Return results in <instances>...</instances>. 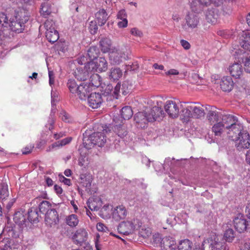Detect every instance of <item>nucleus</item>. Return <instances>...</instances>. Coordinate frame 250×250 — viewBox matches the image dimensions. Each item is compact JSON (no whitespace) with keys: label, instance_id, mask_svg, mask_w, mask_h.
Returning <instances> with one entry per match:
<instances>
[{"label":"nucleus","instance_id":"1","mask_svg":"<svg viewBox=\"0 0 250 250\" xmlns=\"http://www.w3.org/2000/svg\"><path fill=\"white\" fill-rule=\"evenodd\" d=\"M23 10L15 11L13 16L9 19L7 15L0 13V23L3 22L7 31L11 30L16 33H20L24 30L25 23L28 21V17Z\"/></svg>","mask_w":250,"mask_h":250},{"label":"nucleus","instance_id":"2","mask_svg":"<svg viewBox=\"0 0 250 250\" xmlns=\"http://www.w3.org/2000/svg\"><path fill=\"white\" fill-rule=\"evenodd\" d=\"M108 131L110 132L109 129L105 128L102 130V132L93 133L87 139L83 140L84 146L87 149L96 145L102 147L106 142V134Z\"/></svg>","mask_w":250,"mask_h":250},{"label":"nucleus","instance_id":"3","mask_svg":"<svg viewBox=\"0 0 250 250\" xmlns=\"http://www.w3.org/2000/svg\"><path fill=\"white\" fill-rule=\"evenodd\" d=\"M205 112L201 106L190 104L183 107L181 110V117L184 122H188L190 118L199 119L204 116Z\"/></svg>","mask_w":250,"mask_h":250},{"label":"nucleus","instance_id":"4","mask_svg":"<svg viewBox=\"0 0 250 250\" xmlns=\"http://www.w3.org/2000/svg\"><path fill=\"white\" fill-rule=\"evenodd\" d=\"M156 108L153 107L147 112H139L134 116V121L138 128H145L147 122H154L156 121Z\"/></svg>","mask_w":250,"mask_h":250},{"label":"nucleus","instance_id":"5","mask_svg":"<svg viewBox=\"0 0 250 250\" xmlns=\"http://www.w3.org/2000/svg\"><path fill=\"white\" fill-rule=\"evenodd\" d=\"M85 67L92 72H105L107 69L108 63L104 57H99L94 61L87 62Z\"/></svg>","mask_w":250,"mask_h":250},{"label":"nucleus","instance_id":"6","mask_svg":"<svg viewBox=\"0 0 250 250\" xmlns=\"http://www.w3.org/2000/svg\"><path fill=\"white\" fill-rule=\"evenodd\" d=\"M44 25L46 29L45 36L47 40L51 43L57 41L59 36L55 27V22L52 20H47L44 22Z\"/></svg>","mask_w":250,"mask_h":250},{"label":"nucleus","instance_id":"7","mask_svg":"<svg viewBox=\"0 0 250 250\" xmlns=\"http://www.w3.org/2000/svg\"><path fill=\"white\" fill-rule=\"evenodd\" d=\"M224 245L217 236L213 235L203 241L202 248V250H221Z\"/></svg>","mask_w":250,"mask_h":250},{"label":"nucleus","instance_id":"8","mask_svg":"<svg viewBox=\"0 0 250 250\" xmlns=\"http://www.w3.org/2000/svg\"><path fill=\"white\" fill-rule=\"evenodd\" d=\"M141 227V223L138 220H134L132 221H124L122 222L118 227V231L124 235H128L133 231L139 229Z\"/></svg>","mask_w":250,"mask_h":250},{"label":"nucleus","instance_id":"9","mask_svg":"<svg viewBox=\"0 0 250 250\" xmlns=\"http://www.w3.org/2000/svg\"><path fill=\"white\" fill-rule=\"evenodd\" d=\"M86 60V58L85 56L81 57L78 60V62L79 64L81 65L84 64L83 69L82 67H77L74 72L75 78L78 80L83 81L86 80L89 77V72H92L91 70H89L85 67V65L87 62L85 61Z\"/></svg>","mask_w":250,"mask_h":250},{"label":"nucleus","instance_id":"10","mask_svg":"<svg viewBox=\"0 0 250 250\" xmlns=\"http://www.w3.org/2000/svg\"><path fill=\"white\" fill-rule=\"evenodd\" d=\"M127 58V56L124 51L115 48L112 49L109 53V59L112 64H119L126 60Z\"/></svg>","mask_w":250,"mask_h":250},{"label":"nucleus","instance_id":"11","mask_svg":"<svg viewBox=\"0 0 250 250\" xmlns=\"http://www.w3.org/2000/svg\"><path fill=\"white\" fill-rule=\"evenodd\" d=\"M186 23L183 25V28L186 31L192 30L197 27L199 24L200 19L195 13H189L185 17Z\"/></svg>","mask_w":250,"mask_h":250},{"label":"nucleus","instance_id":"12","mask_svg":"<svg viewBox=\"0 0 250 250\" xmlns=\"http://www.w3.org/2000/svg\"><path fill=\"white\" fill-rule=\"evenodd\" d=\"M234 141L236 148L239 151L248 149L250 146V136L247 131L242 132V134Z\"/></svg>","mask_w":250,"mask_h":250},{"label":"nucleus","instance_id":"13","mask_svg":"<svg viewBox=\"0 0 250 250\" xmlns=\"http://www.w3.org/2000/svg\"><path fill=\"white\" fill-rule=\"evenodd\" d=\"M164 106L165 111L169 117L174 119L178 117L179 107L175 101L168 100L166 102Z\"/></svg>","mask_w":250,"mask_h":250},{"label":"nucleus","instance_id":"14","mask_svg":"<svg viewBox=\"0 0 250 250\" xmlns=\"http://www.w3.org/2000/svg\"><path fill=\"white\" fill-rule=\"evenodd\" d=\"M246 131L243 129V126L237 122L227 129V136L232 141H234L242 134V132Z\"/></svg>","mask_w":250,"mask_h":250},{"label":"nucleus","instance_id":"15","mask_svg":"<svg viewBox=\"0 0 250 250\" xmlns=\"http://www.w3.org/2000/svg\"><path fill=\"white\" fill-rule=\"evenodd\" d=\"M88 237V233L83 228L78 229L72 236L73 242L77 245H82L85 242Z\"/></svg>","mask_w":250,"mask_h":250},{"label":"nucleus","instance_id":"16","mask_svg":"<svg viewBox=\"0 0 250 250\" xmlns=\"http://www.w3.org/2000/svg\"><path fill=\"white\" fill-rule=\"evenodd\" d=\"M128 211L123 205H119L115 207L112 210V218L116 221H120L125 218Z\"/></svg>","mask_w":250,"mask_h":250},{"label":"nucleus","instance_id":"17","mask_svg":"<svg viewBox=\"0 0 250 250\" xmlns=\"http://www.w3.org/2000/svg\"><path fill=\"white\" fill-rule=\"evenodd\" d=\"M59 222V215L56 209H51L45 213V223L47 226H54L57 225Z\"/></svg>","mask_w":250,"mask_h":250},{"label":"nucleus","instance_id":"18","mask_svg":"<svg viewBox=\"0 0 250 250\" xmlns=\"http://www.w3.org/2000/svg\"><path fill=\"white\" fill-rule=\"evenodd\" d=\"M158 238L161 239L159 245L160 250H173L175 249V242L172 237L168 236L161 238L159 237V234H157Z\"/></svg>","mask_w":250,"mask_h":250},{"label":"nucleus","instance_id":"19","mask_svg":"<svg viewBox=\"0 0 250 250\" xmlns=\"http://www.w3.org/2000/svg\"><path fill=\"white\" fill-rule=\"evenodd\" d=\"M233 224L235 229L240 233L246 230L248 226L249 225L248 221H247L245 217L241 214H239L234 218Z\"/></svg>","mask_w":250,"mask_h":250},{"label":"nucleus","instance_id":"20","mask_svg":"<svg viewBox=\"0 0 250 250\" xmlns=\"http://www.w3.org/2000/svg\"><path fill=\"white\" fill-rule=\"evenodd\" d=\"M87 98L88 104L92 108H98L103 102L102 95L98 93H91Z\"/></svg>","mask_w":250,"mask_h":250},{"label":"nucleus","instance_id":"21","mask_svg":"<svg viewBox=\"0 0 250 250\" xmlns=\"http://www.w3.org/2000/svg\"><path fill=\"white\" fill-rule=\"evenodd\" d=\"M222 115V114L217 111L215 108L211 107L207 114V118L211 125L215 124L221 121Z\"/></svg>","mask_w":250,"mask_h":250},{"label":"nucleus","instance_id":"22","mask_svg":"<svg viewBox=\"0 0 250 250\" xmlns=\"http://www.w3.org/2000/svg\"><path fill=\"white\" fill-rule=\"evenodd\" d=\"M231 75L236 78H240L243 73V68L242 65L239 63H234L231 65L229 68Z\"/></svg>","mask_w":250,"mask_h":250},{"label":"nucleus","instance_id":"23","mask_svg":"<svg viewBox=\"0 0 250 250\" xmlns=\"http://www.w3.org/2000/svg\"><path fill=\"white\" fill-rule=\"evenodd\" d=\"M221 123L228 129L238 122L237 118L233 115H222L221 119Z\"/></svg>","mask_w":250,"mask_h":250},{"label":"nucleus","instance_id":"24","mask_svg":"<svg viewBox=\"0 0 250 250\" xmlns=\"http://www.w3.org/2000/svg\"><path fill=\"white\" fill-rule=\"evenodd\" d=\"M109 79L112 82H117L123 76V71L117 67H111L108 72Z\"/></svg>","mask_w":250,"mask_h":250},{"label":"nucleus","instance_id":"25","mask_svg":"<svg viewBox=\"0 0 250 250\" xmlns=\"http://www.w3.org/2000/svg\"><path fill=\"white\" fill-rule=\"evenodd\" d=\"M233 82L229 76L224 77L220 82V87L225 92H230L233 88Z\"/></svg>","mask_w":250,"mask_h":250},{"label":"nucleus","instance_id":"26","mask_svg":"<svg viewBox=\"0 0 250 250\" xmlns=\"http://www.w3.org/2000/svg\"><path fill=\"white\" fill-rule=\"evenodd\" d=\"M239 43L244 49L250 51V32H243Z\"/></svg>","mask_w":250,"mask_h":250},{"label":"nucleus","instance_id":"27","mask_svg":"<svg viewBox=\"0 0 250 250\" xmlns=\"http://www.w3.org/2000/svg\"><path fill=\"white\" fill-rule=\"evenodd\" d=\"M88 208L92 210H98L103 205V202L99 198H89L87 202Z\"/></svg>","mask_w":250,"mask_h":250},{"label":"nucleus","instance_id":"28","mask_svg":"<svg viewBox=\"0 0 250 250\" xmlns=\"http://www.w3.org/2000/svg\"><path fill=\"white\" fill-rule=\"evenodd\" d=\"M95 21L99 26L104 25L108 19L107 13L104 9H100L95 15Z\"/></svg>","mask_w":250,"mask_h":250},{"label":"nucleus","instance_id":"29","mask_svg":"<svg viewBox=\"0 0 250 250\" xmlns=\"http://www.w3.org/2000/svg\"><path fill=\"white\" fill-rule=\"evenodd\" d=\"M77 93L79 98L82 100H85L89 96L90 92L89 86L84 84L83 83L79 84L78 89L77 90Z\"/></svg>","mask_w":250,"mask_h":250},{"label":"nucleus","instance_id":"30","mask_svg":"<svg viewBox=\"0 0 250 250\" xmlns=\"http://www.w3.org/2000/svg\"><path fill=\"white\" fill-rule=\"evenodd\" d=\"M212 130L215 136L219 137L223 136L227 132V129L221 123V121L214 124L212 127Z\"/></svg>","mask_w":250,"mask_h":250},{"label":"nucleus","instance_id":"31","mask_svg":"<svg viewBox=\"0 0 250 250\" xmlns=\"http://www.w3.org/2000/svg\"><path fill=\"white\" fill-rule=\"evenodd\" d=\"M100 46L101 51L103 53L110 52L111 47V41L107 38H103L100 42Z\"/></svg>","mask_w":250,"mask_h":250},{"label":"nucleus","instance_id":"32","mask_svg":"<svg viewBox=\"0 0 250 250\" xmlns=\"http://www.w3.org/2000/svg\"><path fill=\"white\" fill-rule=\"evenodd\" d=\"M65 223L71 228L76 227L79 223L78 216L74 214L67 216L65 218Z\"/></svg>","mask_w":250,"mask_h":250},{"label":"nucleus","instance_id":"33","mask_svg":"<svg viewBox=\"0 0 250 250\" xmlns=\"http://www.w3.org/2000/svg\"><path fill=\"white\" fill-rule=\"evenodd\" d=\"M13 220L15 223L19 225H22L25 222V215L23 211H18L15 213Z\"/></svg>","mask_w":250,"mask_h":250},{"label":"nucleus","instance_id":"34","mask_svg":"<svg viewBox=\"0 0 250 250\" xmlns=\"http://www.w3.org/2000/svg\"><path fill=\"white\" fill-rule=\"evenodd\" d=\"M102 78L98 74H92L90 78L89 85L91 87H98L101 85Z\"/></svg>","mask_w":250,"mask_h":250},{"label":"nucleus","instance_id":"35","mask_svg":"<svg viewBox=\"0 0 250 250\" xmlns=\"http://www.w3.org/2000/svg\"><path fill=\"white\" fill-rule=\"evenodd\" d=\"M100 51L96 46H92L89 47L87 51V55L90 61H94L98 58Z\"/></svg>","mask_w":250,"mask_h":250},{"label":"nucleus","instance_id":"36","mask_svg":"<svg viewBox=\"0 0 250 250\" xmlns=\"http://www.w3.org/2000/svg\"><path fill=\"white\" fill-rule=\"evenodd\" d=\"M193 244L188 239L180 241L178 246V250H192Z\"/></svg>","mask_w":250,"mask_h":250},{"label":"nucleus","instance_id":"37","mask_svg":"<svg viewBox=\"0 0 250 250\" xmlns=\"http://www.w3.org/2000/svg\"><path fill=\"white\" fill-rule=\"evenodd\" d=\"M81 183L85 188H89L92 182V176L90 174H81L80 175Z\"/></svg>","mask_w":250,"mask_h":250},{"label":"nucleus","instance_id":"38","mask_svg":"<svg viewBox=\"0 0 250 250\" xmlns=\"http://www.w3.org/2000/svg\"><path fill=\"white\" fill-rule=\"evenodd\" d=\"M121 115L125 120H129L133 115V111L130 106H125L122 108Z\"/></svg>","mask_w":250,"mask_h":250},{"label":"nucleus","instance_id":"39","mask_svg":"<svg viewBox=\"0 0 250 250\" xmlns=\"http://www.w3.org/2000/svg\"><path fill=\"white\" fill-rule=\"evenodd\" d=\"M114 130L118 136L121 138H124L127 134L126 129L123 125H115Z\"/></svg>","mask_w":250,"mask_h":250},{"label":"nucleus","instance_id":"40","mask_svg":"<svg viewBox=\"0 0 250 250\" xmlns=\"http://www.w3.org/2000/svg\"><path fill=\"white\" fill-rule=\"evenodd\" d=\"M51 5L47 2H44L41 5V15L44 18L47 17L51 13Z\"/></svg>","mask_w":250,"mask_h":250},{"label":"nucleus","instance_id":"41","mask_svg":"<svg viewBox=\"0 0 250 250\" xmlns=\"http://www.w3.org/2000/svg\"><path fill=\"white\" fill-rule=\"evenodd\" d=\"M39 214L37 209L31 208L28 211V219L30 222H36L38 221Z\"/></svg>","mask_w":250,"mask_h":250},{"label":"nucleus","instance_id":"42","mask_svg":"<svg viewBox=\"0 0 250 250\" xmlns=\"http://www.w3.org/2000/svg\"><path fill=\"white\" fill-rule=\"evenodd\" d=\"M67 86L71 93L76 94L79 84L76 83L75 80L69 79L67 82Z\"/></svg>","mask_w":250,"mask_h":250},{"label":"nucleus","instance_id":"43","mask_svg":"<svg viewBox=\"0 0 250 250\" xmlns=\"http://www.w3.org/2000/svg\"><path fill=\"white\" fill-rule=\"evenodd\" d=\"M162 101H157V121H162L166 116L164 110L162 109Z\"/></svg>","mask_w":250,"mask_h":250},{"label":"nucleus","instance_id":"44","mask_svg":"<svg viewBox=\"0 0 250 250\" xmlns=\"http://www.w3.org/2000/svg\"><path fill=\"white\" fill-rule=\"evenodd\" d=\"M72 141L71 137H67L61 140L56 142L51 145L52 148L62 146L69 144Z\"/></svg>","mask_w":250,"mask_h":250},{"label":"nucleus","instance_id":"45","mask_svg":"<svg viewBox=\"0 0 250 250\" xmlns=\"http://www.w3.org/2000/svg\"><path fill=\"white\" fill-rule=\"evenodd\" d=\"M51 205L47 201H42L39 205V210L41 212L44 213L47 212L48 210L52 209L51 208Z\"/></svg>","mask_w":250,"mask_h":250},{"label":"nucleus","instance_id":"46","mask_svg":"<svg viewBox=\"0 0 250 250\" xmlns=\"http://www.w3.org/2000/svg\"><path fill=\"white\" fill-rule=\"evenodd\" d=\"M132 85L128 81H125L123 82L122 87L121 88V92L123 95H126L129 93L131 89Z\"/></svg>","mask_w":250,"mask_h":250},{"label":"nucleus","instance_id":"47","mask_svg":"<svg viewBox=\"0 0 250 250\" xmlns=\"http://www.w3.org/2000/svg\"><path fill=\"white\" fill-rule=\"evenodd\" d=\"M224 237L225 240L229 242H231L234 238V232L232 229H227L224 234Z\"/></svg>","mask_w":250,"mask_h":250},{"label":"nucleus","instance_id":"48","mask_svg":"<svg viewBox=\"0 0 250 250\" xmlns=\"http://www.w3.org/2000/svg\"><path fill=\"white\" fill-rule=\"evenodd\" d=\"M9 196L8 186L6 185H2L0 188V199L2 200L6 199Z\"/></svg>","mask_w":250,"mask_h":250},{"label":"nucleus","instance_id":"49","mask_svg":"<svg viewBox=\"0 0 250 250\" xmlns=\"http://www.w3.org/2000/svg\"><path fill=\"white\" fill-rule=\"evenodd\" d=\"M110 207L108 205H104L101 208L100 216L103 218L108 217L110 215Z\"/></svg>","mask_w":250,"mask_h":250},{"label":"nucleus","instance_id":"50","mask_svg":"<svg viewBox=\"0 0 250 250\" xmlns=\"http://www.w3.org/2000/svg\"><path fill=\"white\" fill-rule=\"evenodd\" d=\"M89 31L91 34H95L98 29L97 25V21H90L89 26Z\"/></svg>","mask_w":250,"mask_h":250},{"label":"nucleus","instance_id":"51","mask_svg":"<svg viewBox=\"0 0 250 250\" xmlns=\"http://www.w3.org/2000/svg\"><path fill=\"white\" fill-rule=\"evenodd\" d=\"M121 89V84L120 83H118L115 86L114 90H113V92L112 93L113 97L115 99H118L119 96H120V93Z\"/></svg>","mask_w":250,"mask_h":250},{"label":"nucleus","instance_id":"52","mask_svg":"<svg viewBox=\"0 0 250 250\" xmlns=\"http://www.w3.org/2000/svg\"><path fill=\"white\" fill-rule=\"evenodd\" d=\"M55 121V118L52 115H50L48 118L47 123L45 125L46 127L48 128L49 130H52L54 128Z\"/></svg>","mask_w":250,"mask_h":250},{"label":"nucleus","instance_id":"53","mask_svg":"<svg viewBox=\"0 0 250 250\" xmlns=\"http://www.w3.org/2000/svg\"><path fill=\"white\" fill-rule=\"evenodd\" d=\"M96 228L99 231H102L104 232H107L109 230L107 227H106L104 224L102 223H98L97 224Z\"/></svg>","mask_w":250,"mask_h":250},{"label":"nucleus","instance_id":"54","mask_svg":"<svg viewBox=\"0 0 250 250\" xmlns=\"http://www.w3.org/2000/svg\"><path fill=\"white\" fill-rule=\"evenodd\" d=\"M59 117L64 122H69V116L65 111H62L60 113Z\"/></svg>","mask_w":250,"mask_h":250},{"label":"nucleus","instance_id":"55","mask_svg":"<svg viewBox=\"0 0 250 250\" xmlns=\"http://www.w3.org/2000/svg\"><path fill=\"white\" fill-rule=\"evenodd\" d=\"M117 19L121 20L127 19V14L125 9L120 10L117 15Z\"/></svg>","mask_w":250,"mask_h":250},{"label":"nucleus","instance_id":"56","mask_svg":"<svg viewBox=\"0 0 250 250\" xmlns=\"http://www.w3.org/2000/svg\"><path fill=\"white\" fill-rule=\"evenodd\" d=\"M59 180L61 182L63 183L65 185L70 186L71 185L70 179L65 178L62 174L59 175Z\"/></svg>","mask_w":250,"mask_h":250},{"label":"nucleus","instance_id":"57","mask_svg":"<svg viewBox=\"0 0 250 250\" xmlns=\"http://www.w3.org/2000/svg\"><path fill=\"white\" fill-rule=\"evenodd\" d=\"M210 11H209L206 14V19L208 22L214 23L216 22V19L213 17Z\"/></svg>","mask_w":250,"mask_h":250},{"label":"nucleus","instance_id":"58","mask_svg":"<svg viewBox=\"0 0 250 250\" xmlns=\"http://www.w3.org/2000/svg\"><path fill=\"white\" fill-rule=\"evenodd\" d=\"M34 147V145H29L25 146L22 150V154H27L31 153Z\"/></svg>","mask_w":250,"mask_h":250},{"label":"nucleus","instance_id":"59","mask_svg":"<svg viewBox=\"0 0 250 250\" xmlns=\"http://www.w3.org/2000/svg\"><path fill=\"white\" fill-rule=\"evenodd\" d=\"M131 34L136 37H141L143 35L142 32L136 28L131 29L130 31Z\"/></svg>","mask_w":250,"mask_h":250},{"label":"nucleus","instance_id":"60","mask_svg":"<svg viewBox=\"0 0 250 250\" xmlns=\"http://www.w3.org/2000/svg\"><path fill=\"white\" fill-rule=\"evenodd\" d=\"M140 234L143 237L146 238L151 235V231L149 229H145L144 230L142 229L140 231Z\"/></svg>","mask_w":250,"mask_h":250},{"label":"nucleus","instance_id":"61","mask_svg":"<svg viewBox=\"0 0 250 250\" xmlns=\"http://www.w3.org/2000/svg\"><path fill=\"white\" fill-rule=\"evenodd\" d=\"M2 22L0 23V38L1 37H4L7 35L4 33L5 31H7V29L6 28H5V25H4V23L3 24Z\"/></svg>","mask_w":250,"mask_h":250},{"label":"nucleus","instance_id":"62","mask_svg":"<svg viewBox=\"0 0 250 250\" xmlns=\"http://www.w3.org/2000/svg\"><path fill=\"white\" fill-rule=\"evenodd\" d=\"M245 69L247 72L250 73V56L247 58L244 62Z\"/></svg>","mask_w":250,"mask_h":250},{"label":"nucleus","instance_id":"63","mask_svg":"<svg viewBox=\"0 0 250 250\" xmlns=\"http://www.w3.org/2000/svg\"><path fill=\"white\" fill-rule=\"evenodd\" d=\"M128 21L127 19L121 20V21L118 22V26L120 28L126 27L127 26Z\"/></svg>","mask_w":250,"mask_h":250},{"label":"nucleus","instance_id":"64","mask_svg":"<svg viewBox=\"0 0 250 250\" xmlns=\"http://www.w3.org/2000/svg\"><path fill=\"white\" fill-rule=\"evenodd\" d=\"M49 84L50 85L53 84L55 82V76L53 71H49Z\"/></svg>","mask_w":250,"mask_h":250}]
</instances>
